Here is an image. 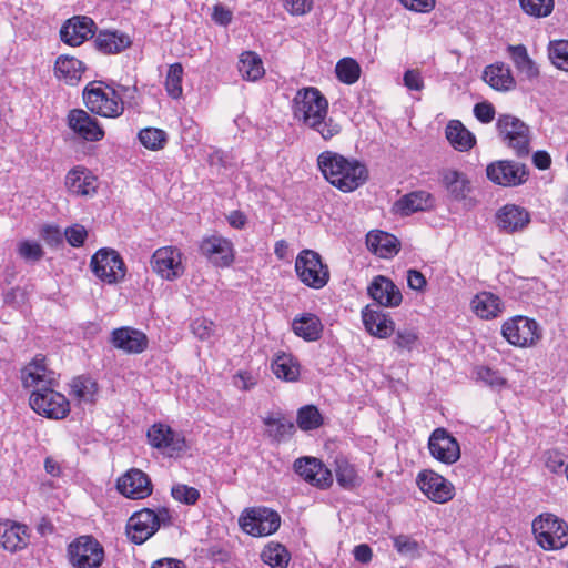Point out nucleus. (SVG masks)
<instances>
[{
  "instance_id": "2eb2a0df",
  "label": "nucleus",
  "mask_w": 568,
  "mask_h": 568,
  "mask_svg": "<svg viewBox=\"0 0 568 568\" xmlns=\"http://www.w3.org/2000/svg\"><path fill=\"white\" fill-rule=\"evenodd\" d=\"M199 251L215 267H229L235 258L233 243L221 235L203 237Z\"/></svg>"
},
{
  "instance_id": "c85d7f7f",
  "label": "nucleus",
  "mask_w": 568,
  "mask_h": 568,
  "mask_svg": "<svg viewBox=\"0 0 568 568\" xmlns=\"http://www.w3.org/2000/svg\"><path fill=\"white\" fill-rule=\"evenodd\" d=\"M95 176L83 166H75L65 176V186L74 195H90L95 192Z\"/></svg>"
},
{
  "instance_id": "58836bf2",
  "label": "nucleus",
  "mask_w": 568,
  "mask_h": 568,
  "mask_svg": "<svg viewBox=\"0 0 568 568\" xmlns=\"http://www.w3.org/2000/svg\"><path fill=\"white\" fill-rule=\"evenodd\" d=\"M98 390V383L90 376H77L71 382L70 394L80 402L94 404Z\"/></svg>"
},
{
  "instance_id": "423d86ee",
  "label": "nucleus",
  "mask_w": 568,
  "mask_h": 568,
  "mask_svg": "<svg viewBox=\"0 0 568 568\" xmlns=\"http://www.w3.org/2000/svg\"><path fill=\"white\" fill-rule=\"evenodd\" d=\"M537 544L545 550H558L568 545V525L554 514L537 516L531 524Z\"/></svg>"
},
{
  "instance_id": "bb28decb",
  "label": "nucleus",
  "mask_w": 568,
  "mask_h": 568,
  "mask_svg": "<svg viewBox=\"0 0 568 568\" xmlns=\"http://www.w3.org/2000/svg\"><path fill=\"white\" fill-rule=\"evenodd\" d=\"M433 206V196L425 191H415L399 197L392 206V212L400 216H409Z\"/></svg>"
},
{
  "instance_id": "864d4df0",
  "label": "nucleus",
  "mask_w": 568,
  "mask_h": 568,
  "mask_svg": "<svg viewBox=\"0 0 568 568\" xmlns=\"http://www.w3.org/2000/svg\"><path fill=\"white\" fill-rule=\"evenodd\" d=\"M18 253L26 261L38 262L43 257V250L38 242L24 240L19 243Z\"/></svg>"
},
{
  "instance_id": "774afa93",
  "label": "nucleus",
  "mask_w": 568,
  "mask_h": 568,
  "mask_svg": "<svg viewBox=\"0 0 568 568\" xmlns=\"http://www.w3.org/2000/svg\"><path fill=\"white\" fill-rule=\"evenodd\" d=\"M403 80H404V84L409 90L419 91L424 87V82H423L422 75H420V73L417 70H407L404 73Z\"/></svg>"
},
{
  "instance_id": "e433bc0d",
  "label": "nucleus",
  "mask_w": 568,
  "mask_h": 568,
  "mask_svg": "<svg viewBox=\"0 0 568 568\" xmlns=\"http://www.w3.org/2000/svg\"><path fill=\"white\" fill-rule=\"evenodd\" d=\"M334 471L337 484L345 490H353L362 483L354 465L344 456H337L335 458Z\"/></svg>"
},
{
  "instance_id": "0eeeda50",
  "label": "nucleus",
  "mask_w": 568,
  "mask_h": 568,
  "mask_svg": "<svg viewBox=\"0 0 568 568\" xmlns=\"http://www.w3.org/2000/svg\"><path fill=\"white\" fill-rule=\"evenodd\" d=\"M496 129L501 141L513 149L517 156L524 158L529 154L530 131L524 121L510 114H500Z\"/></svg>"
},
{
  "instance_id": "052dcab7",
  "label": "nucleus",
  "mask_w": 568,
  "mask_h": 568,
  "mask_svg": "<svg viewBox=\"0 0 568 568\" xmlns=\"http://www.w3.org/2000/svg\"><path fill=\"white\" fill-rule=\"evenodd\" d=\"M394 547L402 555L413 556L418 550V544L405 535H399L394 538Z\"/></svg>"
},
{
  "instance_id": "13d9d810",
  "label": "nucleus",
  "mask_w": 568,
  "mask_h": 568,
  "mask_svg": "<svg viewBox=\"0 0 568 568\" xmlns=\"http://www.w3.org/2000/svg\"><path fill=\"white\" fill-rule=\"evenodd\" d=\"M418 336L414 329H398L394 339V344L399 348L412 349L417 342Z\"/></svg>"
},
{
  "instance_id": "2f4dec72",
  "label": "nucleus",
  "mask_w": 568,
  "mask_h": 568,
  "mask_svg": "<svg viewBox=\"0 0 568 568\" xmlns=\"http://www.w3.org/2000/svg\"><path fill=\"white\" fill-rule=\"evenodd\" d=\"M442 183L455 201H463L471 191L468 178L457 170H445L442 173Z\"/></svg>"
},
{
  "instance_id": "473e14b6",
  "label": "nucleus",
  "mask_w": 568,
  "mask_h": 568,
  "mask_svg": "<svg viewBox=\"0 0 568 568\" xmlns=\"http://www.w3.org/2000/svg\"><path fill=\"white\" fill-rule=\"evenodd\" d=\"M471 307L478 317L491 320L501 313L503 303L497 295L490 292H481L473 298Z\"/></svg>"
},
{
  "instance_id": "de8ad7c7",
  "label": "nucleus",
  "mask_w": 568,
  "mask_h": 568,
  "mask_svg": "<svg viewBox=\"0 0 568 568\" xmlns=\"http://www.w3.org/2000/svg\"><path fill=\"white\" fill-rule=\"evenodd\" d=\"M138 138L144 148L152 151L163 149L168 141L166 132L156 128H145L140 130Z\"/></svg>"
},
{
  "instance_id": "ea45409f",
  "label": "nucleus",
  "mask_w": 568,
  "mask_h": 568,
  "mask_svg": "<svg viewBox=\"0 0 568 568\" xmlns=\"http://www.w3.org/2000/svg\"><path fill=\"white\" fill-rule=\"evenodd\" d=\"M6 529V535H3V538L0 540V547L14 552L27 546V526L10 521L9 527Z\"/></svg>"
},
{
  "instance_id": "a878e982",
  "label": "nucleus",
  "mask_w": 568,
  "mask_h": 568,
  "mask_svg": "<svg viewBox=\"0 0 568 568\" xmlns=\"http://www.w3.org/2000/svg\"><path fill=\"white\" fill-rule=\"evenodd\" d=\"M362 318L366 331L375 337L386 338L395 332L394 321L378 306H365L362 311Z\"/></svg>"
},
{
  "instance_id": "39448f33",
  "label": "nucleus",
  "mask_w": 568,
  "mask_h": 568,
  "mask_svg": "<svg viewBox=\"0 0 568 568\" xmlns=\"http://www.w3.org/2000/svg\"><path fill=\"white\" fill-rule=\"evenodd\" d=\"M171 519L168 508H159L158 511L143 508L129 518L125 529L126 536L133 544L141 545L151 538L161 525H170Z\"/></svg>"
},
{
  "instance_id": "20e7f679",
  "label": "nucleus",
  "mask_w": 568,
  "mask_h": 568,
  "mask_svg": "<svg viewBox=\"0 0 568 568\" xmlns=\"http://www.w3.org/2000/svg\"><path fill=\"white\" fill-rule=\"evenodd\" d=\"M102 81H91L83 90L82 97L85 106L94 114L104 118H119L124 112V102L119 90L106 85V92L101 85Z\"/></svg>"
},
{
  "instance_id": "4468645a",
  "label": "nucleus",
  "mask_w": 568,
  "mask_h": 568,
  "mask_svg": "<svg viewBox=\"0 0 568 568\" xmlns=\"http://www.w3.org/2000/svg\"><path fill=\"white\" fill-rule=\"evenodd\" d=\"M486 175L488 180L497 185L517 186L527 181L529 172L523 163L499 160L487 165Z\"/></svg>"
},
{
  "instance_id": "e2e57ef3",
  "label": "nucleus",
  "mask_w": 568,
  "mask_h": 568,
  "mask_svg": "<svg viewBox=\"0 0 568 568\" xmlns=\"http://www.w3.org/2000/svg\"><path fill=\"white\" fill-rule=\"evenodd\" d=\"M41 236L50 246H59L63 243V235L58 226H44L41 231Z\"/></svg>"
},
{
  "instance_id": "4be33fe9",
  "label": "nucleus",
  "mask_w": 568,
  "mask_h": 568,
  "mask_svg": "<svg viewBox=\"0 0 568 568\" xmlns=\"http://www.w3.org/2000/svg\"><path fill=\"white\" fill-rule=\"evenodd\" d=\"M95 29L97 26L91 18L87 16H74L62 24L60 38L64 43L77 47L92 38L95 33Z\"/></svg>"
},
{
  "instance_id": "3c124183",
  "label": "nucleus",
  "mask_w": 568,
  "mask_h": 568,
  "mask_svg": "<svg viewBox=\"0 0 568 568\" xmlns=\"http://www.w3.org/2000/svg\"><path fill=\"white\" fill-rule=\"evenodd\" d=\"M521 9L532 17H548L554 10V0H519Z\"/></svg>"
},
{
  "instance_id": "6ab92c4d",
  "label": "nucleus",
  "mask_w": 568,
  "mask_h": 568,
  "mask_svg": "<svg viewBox=\"0 0 568 568\" xmlns=\"http://www.w3.org/2000/svg\"><path fill=\"white\" fill-rule=\"evenodd\" d=\"M417 485L432 501L444 504L454 497L455 488L452 483L434 470L420 471Z\"/></svg>"
},
{
  "instance_id": "ddd939ff",
  "label": "nucleus",
  "mask_w": 568,
  "mask_h": 568,
  "mask_svg": "<svg viewBox=\"0 0 568 568\" xmlns=\"http://www.w3.org/2000/svg\"><path fill=\"white\" fill-rule=\"evenodd\" d=\"M503 336L514 346L527 347L541 338L539 324L526 316H515L503 324Z\"/></svg>"
},
{
  "instance_id": "5701e85b",
  "label": "nucleus",
  "mask_w": 568,
  "mask_h": 568,
  "mask_svg": "<svg viewBox=\"0 0 568 568\" xmlns=\"http://www.w3.org/2000/svg\"><path fill=\"white\" fill-rule=\"evenodd\" d=\"M367 293L376 304L373 306L396 307L403 301L400 290L394 284L392 280L386 276L377 275L373 278L367 287Z\"/></svg>"
},
{
  "instance_id": "338daca9",
  "label": "nucleus",
  "mask_w": 568,
  "mask_h": 568,
  "mask_svg": "<svg viewBox=\"0 0 568 568\" xmlns=\"http://www.w3.org/2000/svg\"><path fill=\"white\" fill-rule=\"evenodd\" d=\"M115 90H119L122 101L124 102V105L128 104L129 106H135L138 105L136 101V93L138 88L136 85L128 87L123 84H116L114 87Z\"/></svg>"
},
{
  "instance_id": "c03bdc74",
  "label": "nucleus",
  "mask_w": 568,
  "mask_h": 568,
  "mask_svg": "<svg viewBox=\"0 0 568 568\" xmlns=\"http://www.w3.org/2000/svg\"><path fill=\"white\" fill-rule=\"evenodd\" d=\"M264 424L267 427L268 436L275 442H282L286 436L293 434L295 426L285 417H266Z\"/></svg>"
},
{
  "instance_id": "09e8293b",
  "label": "nucleus",
  "mask_w": 568,
  "mask_h": 568,
  "mask_svg": "<svg viewBox=\"0 0 568 568\" xmlns=\"http://www.w3.org/2000/svg\"><path fill=\"white\" fill-rule=\"evenodd\" d=\"M548 55L554 65L568 72V40L550 41Z\"/></svg>"
},
{
  "instance_id": "dca6fc26",
  "label": "nucleus",
  "mask_w": 568,
  "mask_h": 568,
  "mask_svg": "<svg viewBox=\"0 0 568 568\" xmlns=\"http://www.w3.org/2000/svg\"><path fill=\"white\" fill-rule=\"evenodd\" d=\"M294 471L306 483L320 489H327L333 484V475L321 459L300 457L293 464Z\"/></svg>"
},
{
  "instance_id": "bf43d9fd",
  "label": "nucleus",
  "mask_w": 568,
  "mask_h": 568,
  "mask_svg": "<svg viewBox=\"0 0 568 568\" xmlns=\"http://www.w3.org/2000/svg\"><path fill=\"white\" fill-rule=\"evenodd\" d=\"M474 115L481 123H490L495 118V108L488 101L478 102L474 105Z\"/></svg>"
},
{
  "instance_id": "37998d69",
  "label": "nucleus",
  "mask_w": 568,
  "mask_h": 568,
  "mask_svg": "<svg viewBox=\"0 0 568 568\" xmlns=\"http://www.w3.org/2000/svg\"><path fill=\"white\" fill-rule=\"evenodd\" d=\"M262 560L272 568H285L291 559L290 552L281 544H268L261 554Z\"/></svg>"
},
{
  "instance_id": "69168bd1",
  "label": "nucleus",
  "mask_w": 568,
  "mask_h": 568,
  "mask_svg": "<svg viewBox=\"0 0 568 568\" xmlns=\"http://www.w3.org/2000/svg\"><path fill=\"white\" fill-rule=\"evenodd\" d=\"M407 284L414 291L424 292L427 281L422 272L412 268L407 271Z\"/></svg>"
},
{
  "instance_id": "72a5a7b5",
  "label": "nucleus",
  "mask_w": 568,
  "mask_h": 568,
  "mask_svg": "<svg viewBox=\"0 0 568 568\" xmlns=\"http://www.w3.org/2000/svg\"><path fill=\"white\" fill-rule=\"evenodd\" d=\"M84 70L83 62L70 55H60L54 64L57 78L64 80L68 84L78 83Z\"/></svg>"
},
{
  "instance_id": "49530a36",
  "label": "nucleus",
  "mask_w": 568,
  "mask_h": 568,
  "mask_svg": "<svg viewBox=\"0 0 568 568\" xmlns=\"http://www.w3.org/2000/svg\"><path fill=\"white\" fill-rule=\"evenodd\" d=\"M296 423L302 430H313L323 425V417L316 406L306 405L298 409Z\"/></svg>"
},
{
  "instance_id": "f3484780",
  "label": "nucleus",
  "mask_w": 568,
  "mask_h": 568,
  "mask_svg": "<svg viewBox=\"0 0 568 568\" xmlns=\"http://www.w3.org/2000/svg\"><path fill=\"white\" fill-rule=\"evenodd\" d=\"M151 267L162 278L173 281L184 273L181 252L173 246L158 248L151 257Z\"/></svg>"
},
{
  "instance_id": "4d7b16f0",
  "label": "nucleus",
  "mask_w": 568,
  "mask_h": 568,
  "mask_svg": "<svg viewBox=\"0 0 568 568\" xmlns=\"http://www.w3.org/2000/svg\"><path fill=\"white\" fill-rule=\"evenodd\" d=\"M214 323L206 318H196L191 324L193 334L202 341L211 338L214 334Z\"/></svg>"
},
{
  "instance_id": "7ed1b4c3",
  "label": "nucleus",
  "mask_w": 568,
  "mask_h": 568,
  "mask_svg": "<svg viewBox=\"0 0 568 568\" xmlns=\"http://www.w3.org/2000/svg\"><path fill=\"white\" fill-rule=\"evenodd\" d=\"M317 166L326 181L342 192H352L368 180V170L364 163L333 151L322 152L317 158Z\"/></svg>"
},
{
  "instance_id": "8fccbe9b",
  "label": "nucleus",
  "mask_w": 568,
  "mask_h": 568,
  "mask_svg": "<svg viewBox=\"0 0 568 568\" xmlns=\"http://www.w3.org/2000/svg\"><path fill=\"white\" fill-rule=\"evenodd\" d=\"M182 78H183V67L181 63H173L169 67L166 79H165V89L168 94L172 99H179L182 95Z\"/></svg>"
},
{
  "instance_id": "393cba45",
  "label": "nucleus",
  "mask_w": 568,
  "mask_h": 568,
  "mask_svg": "<svg viewBox=\"0 0 568 568\" xmlns=\"http://www.w3.org/2000/svg\"><path fill=\"white\" fill-rule=\"evenodd\" d=\"M495 217L497 227L508 234L523 231L530 222L527 210L515 204L501 206Z\"/></svg>"
},
{
  "instance_id": "a19ab883",
  "label": "nucleus",
  "mask_w": 568,
  "mask_h": 568,
  "mask_svg": "<svg viewBox=\"0 0 568 568\" xmlns=\"http://www.w3.org/2000/svg\"><path fill=\"white\" fill-rule=\"evenodd\" d=\"M239 71L244 79L255 81L264 74L262 60L256 53L245 51L240 57Z\"/></svg>"
},
{
  "instance_id": "5fc2aeb1",
  "label": "nucleus",
  "mask_w": 568,
  "mask_h": 568,
  "mask_svg": "<svg viewBox=\"0 0 568 568\" xmlns=\"http://www.w3.org/2000/svg\"><path fill=\"white\" fill-rule=\"evenodd\" d=\"M477 378L493 388H499L506 384V379L497 371L486 366L477 369Z\"/></svg>"
},
{
  "instance_id": "79ce46f5",
  "label": "nucleus",
  "mask_w": 568,
  "mask_h": 568,
  "mask_svg": "<svg viewBox=\"0 0 568 568\" xmlns=\"http://www.w3.org/2000/svg\"><path fill=\"white\" fill-rule=\"evenodd\" d=\"M511 59L518 70L524 72L529 79L536 78L539 74L538 68L535 62L529 58L527 49L524 44L509 45Z\"/></svg>"
},
{
  "instance_id": "6e6552de",
  "label": "nucleus",
  "mask_w": 568,
  "mask_h": 568,
  "mask_svg": "<svg viewBox=\"0 0 568 568\" xmlns=\"http://www.w3.org/2000/svg\"><path fill=\"white\" fill-rule=\"evenodd\" d=\"M295 272L306 286L320 290L329 281V271L321 255L313 250H303L295 260Z\"/></svg>"
},
{
  "instance_id": "680f3d73",
  "label": "nucleus",
  "mask_w": 568,
  "mask_h": 568,
  "mask_svg": "<svg viewBox=\"0 0 568 568\" xmlns=\"http://www.w3.org/2000/svg\"><path fill=\"white\" fill-rule=\"evenodd\" d=\"M545 465L551 473H559L565 466V456L558 450H548L545 453Z\"/></svg>"
},
{
  "instance_id": "a18cd8bd",
  "label": "nucleus",
  "mask_w": 568,
  "mask_h": 568,
  "mask_svg": "<svg viewBox=\"0 0 568 568\" xmlns=\"http://www.w3.org/2000/svg\"><path fill=\"white\" fill-rule=\"evenodd\" d=\"M361 65L353 58L341 59L335 67L337 79L345 84H354L361 77Z\"/></svg>"
},
{
  "instance_id": "0e129e2a",
  "label": "nucleus",
  "mask_w": 568,
  "mask_h": 568,
  "mask_svg": "<svg viewBox=\"0 0 568 568\" xmlns=\"http://www.w3.org/2000/svg\"><path fill=\"white\" fill-rule=\"evenodd\" d=\"M285 8L292 14L302 16L313 8L312 0H285Z\"/></svg>"
},
{
  "instance_id": "603ef678",
  "label": "nucleus",
  "mask_w": 568,
  "mask_h": 568,
  "mask_svg": "<svg viewBox=\"0 0 568 568\" xmlns=\"http://www.w3.org/2000/svg\"><path fill=\"white\" fill-rule=\"evenodd\" d=\"M172 497L185 505H194L200 499V491L187 485L176 484L171 489Z\"/></svg>"
},
{
  "instance_id": "4c0bfd02",
  "label": "nucleus",
  "mask_w": 568,
  "mask_h": 568,
  "mask_svg": "<svg viewBox=\"0 0 568 568\" xmlns=\"http://www.w3.org/2000/svg\"><path fill=\"white\" fill-rule=\"evenodd\" d=\"M485 81L496 90L508 91L515 88L516 82L509 68L500 65H489L484 71Z\"/></svg>"
},
{
  "instance_id": "c756f323",
  "label": "nucleus",
  "mask_w": 568,
  "mask_h": 568,
  "mask_svg": "<svg viewBox=\"0 0 568 568\" xmlns=\"http://www.w3.org/2000/svg\"><path fill=\"white\" fill-rule=\"evenodd\" d=\"M294 334L306 342H316L322 337L324 326L313 313H303L292 322Z\"/></svg>"
},
{
  "instance_id": "aec40b11",
  "label": "nucleus",
  "mask_w": 568,
  "mask_h": 568,
  "mask_svg": "<svg viewBox=\"0 0 568 568\" xmlns=\"http://www.w3.org/2000/svg\"><path fill=\"white\" fill-rule=\"evenodd\" d=\"M68 126L81 139L90 142H98L104 138V130L99 121L82 109L69 111Z\"/></svg>"
},
{
  "instance_id": "cd10ccee",
  "label": "nucleus",
  "mask_w": 568,
  "mask_h": 568,
  "mask_svg": "<svg viewBox=\"0 0 568 568\" xmlns=\"http://www.w3.org/2000/svg\"><path fill=\"white\" fill-rule=\"evenodd\" d=\"M367 248L383 258H390L399 252V241L384 231H371L366 235Z\"/></svg>"
},
{
  "instance_id": "f03ea898",
  "label": "nucleus",
  "mask_w": 568,
  "mask_h": 568,
  "mask_svg": "<svg viewBox=\"0 0 568 568\" xmlns=\"http://www.w3.org/2000/svg\"><path fill=\"white\" fill-rule=\"evenodd\" d=\"M294 116L306 126L315 130L324 140H329L341 132V125L332 118L327 119L328 101L314 87L303 88L293 99Z\"/></svg>"
},
{
  "instance_id": "f8f14e48",
  "label": "nucleus",
  "mask_w": 568,
  "mask_h": 568,
  "mask_svg": "<svg viewBox=\"0 0 568 568\" xmlns=\"http://www.w3.org/2000/svg\"><path fill=\"white\" fill-rule=\"evenodd\" d=\"M68 555L75 568H99L104 559V549L92 536H81L69 545Z\"/></svg>"
},
{
  "instance_id": "b1692460",
  "label": "nucleus",
  "mask_w": 568,
  "mask_h": 568,
  "mask_svg": "<svg viewBox=\"0 0 568 568\" xmlns=\"http://www.w3.org/2000/svg\"><path fill=\"white\" fill-rule=\"evenodd\" d=\"M110 343L126 354H141L149 345V338L140 329L123 326L111 332Z\"/></svg>"
},
{
  "instance_id": "f257e3e1",
  "label": "nucleus",
  "mask_w": 568,
  "mask_h": 568,
  "mask_svg": "<svg viewBox=\"0 0 568 568\" xmlns=\"http://www.w3.org/2000/svg\"><path fill=\"white\" fill-rule=\"evenodd\" d=\"M21 381L24 388H34L29 403L37 414L51 419H63L69 415L70 403L54 390L58 386L55 373L47 368L44 357L37 356L22 368Z\"/></svg>"
},
{
  "instance_id": "7c9ffc66",
  "label": "nucleus",
  "mask_w": 568,
  "mask_h": 568,
  "mask_svg": "<svg viewBox=\"0 0 568 568\" xmlns=\"http://www.w3.org/2000/svg\"><path fill=\"white\" fill-rule=\"evenodd\" d=\"M450 145L460 152L469 151L476 144L475 135L459 120H450L445 129Z\"/></svg>"
},
{
  "instance_id": "c9c22d12",
  "label": "nucleus",
  "mask_w": 568,
  "mask_h": 568,
  "mask_svg": "<svg viewBox=\"0 0 568 568\" xmlns=\"http://www.w3.org/2000/svg\"><path fill=\"white\" fill-rule=\"evenodd\" d=\"M94 45L104 54H114L129 48L131 40L123 33L101 31L94 39Z\"/></svg>"
},
{
  "instance_id": "f704fd0d",
  "label": "nucleus",
  "mask_w": 568,
  "mask_h": 568,
  "mask_svg": "<svg viewBox=\"0 0 568 568\" xmlns=\"http://www.w3.org/2000/svg\"><path fill=\"white\" fill-rule=\"evenodd\" d=\"M272 371L280 379L296 382L300 378L301 365L292 354L281 353L273 359Z\"/></svg>"
},
{
  "instance_id": "6e6d98bb",
  "label": "nucleus",
  "mask_w": 568,
  "mask_h": 568,
  "mask_svg": "<svg viewBox=\"0 0 568 568\" xmlns=\"http://www.w3.org/2000/svg\"><path fill=\"white\" fill-rule=\"evenodd\" d=\"M64 236L71 246L80 247L84 244L88 232L83 225L73 224L65 229Z\"/></svg>"
},
{
  "instance_id": "9b49d317",
  "label": "nucleus",
  "mask_w": 568,
  "mask_h": 568,
  "mask_svg": "<svg viewBox=\"0 0 568 568\" xmlns=\"http://www.w3.org/2000/svg\"><path fill=\"white\" fill-rule=\"evenodd\" d=\"M146 438L152 447L171 458L182 456L187 449L185 437L163 423L153 424L146 432Z\"/></svg>"
},
{
  "instance_id": "1a4fd4ad",
  "label": "nucleus",
  "mask_w": 568,
  "mask_h": 568,
  "mask_svg": "<svg viewBox=\"0 0 568 568\" xmlns=\"http://www.w3.org/2000/svg\"><path fill=\"white\" fill-rule=\"evenodd\" d=\"M239 524L246 534L263 537L274 534L280 528L281 516L271 508L255 507L245 509L239 518Z\"/></svg>"
},
{
  "instance_id": "9d476101",
  "label": "nucleus",
  "mask_w": 568,
  "mask_h": 568,
  "mask_svg": "<svg viewBox=\"0 0 568 568\" xmlns=\"http://www.w3.org/2000/svg\"><path fill=\"white\" fill-rule=\"evenodd\" d=\"M90 268L102 282L114 284L124 278L126 267L121 255L113 248L98 250L90 261Z\"/></svg>"
},
{
  "instance_id": "412c9836",
  "label": "nucleus",
  "mask_w": 568,
  "mask_h": 568,
  "mask_svg": "<svg viewBox=\"0 0 568 568\" xmlns=\"http://www.w3.org/2000/svg\"><path fill=\"white\" fill-rule=\"evenodd\" d=\"M116 488L119 493L130 499H143L149 497L153 489L149 476L136 468H132L122 475L118 479Z\"/></svg>"
},
{
  "instance_id": "a211bd4d",
  "label": "nucleus",
  "mask_w": 568,
  "mask_h": 568,
  "mask_svg": "<svg viewBox=\"0 0 568 568\" xmlns=\"http://www.w3.org/2000/svg\"><path fill=\"white\" fill-rule=\"evenodd\" d=\"M430 455L438 462L452 465L460 458L457 439L445 428H436L428 439Z\"/></svg>"
}]
</instances>
